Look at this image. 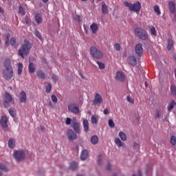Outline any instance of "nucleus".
<instances>
[{"instance_id":"nucleus-8","label":"nucleus","mask_w":176,"mask_h":176,"mask_svg":"<svg viewBox=\"0 0 176 176\" xmlns=\"http://www.w3.org/2000/svg\"><path fill=\"white\" fill-rule=\"evenodd\" d=\"M14 156L17 162H20L25 157V153H24V151H16L14 152Z\"/></svg>"},{"instance_id":"nucleus-54","label":"nucleus","mask_w":176,"mask_h":176,"mask_svg":"<svg viewBox=\"0 0 176 176\" xmlns=\"http://www.w3.org/2000/svg\"><path fill=\"white\" fill-rule=\"evenodd\" d=\"M47 105H48L49 108H53V104L52 103V101L49 100Z\"/></svg>"},{"instance_id":"nucleus-33","label":"nucleus","mask_w":176,"mask_h":176,"mask_svg":"<svg viewBox=\"0 0 176 176\" xmlns=\"http://www.w3.org/2000/svg\"><path fill=\"white\" fill-rule=\"evenodd\" d=\"M9 113L12 118H16V109L14 108H10L9 109Z\"/></svg>"},{"instance_id":"nucleus-62","label":"nucleus","mask_w":176,"mask_h":176,"mask_svg":"<svg viewBox=\"0 0 176 176\" xmlns=\"http://www.w3.org/2000/svg\"><path fill=\"white\" fill-rule=\"evenodd\" d=\"M3 174L2 171H0V176L3 175Z\"/></svg>"},{"instance_id":"nucleus-23","label":"nucleus","mask_w":176,"mask_h":176,"mask_svg":"<svg viewBox=\"0 0 176 176\" xmlns=\"http://www.w3.org/2000/svg\"><path fill=\"white\" fill-rule=\"evenodd\" d=\"M174 47V41L172 39H168L167 50H173Z\"/></svg>"},{"instance_id":"nucleus-51","label":"nucleus","mask_w":176,"mask_h":176,"mask_svg":"<svg viewBox=\"0 0 176 176\" xmlns=\"http://www.w3.org/2000/svg\"><path fill=\"white\" fill-rule=\"evenodd\" d=\"M52 79L54 83H56L57 80H58V78L56 75H53L52 77Z\"/></svg>"},{"instance_id":"nucleus-42","label":"nucleus","mask_w":176,"mask_h":176,"mask_svg":"<svg viewBox=\"0 0 176 176\" xmlns=\"http://www.w3.org/2000/svg\"><path fill=\"white\" fill-rule=\"evenodd\" d=\"M19 13L21 14V16H24V14H25V11H24V9L21 6H20L19 8Z\"/></svg>"},{"instance_id":"nucleus-37","label":"nucleus","mask_w":176,"mask_h":176,"mask_svg":"<svg viewBox=\"0 0 176 176\" xmlns=\"http://www.w3.org/2000/svg\"><path fill=\"white\" fill-rule=\"evenodd\" d=\"M8 146H9V148H14V140H13V139L9 140Z\"/></svg>"},{"instance_id":"nucleus-63","label":"nucleus","mask_w":176,"mask_h":176,"mask_svg":"<svg viewBox=\"0 0 176 176\" xmlns=\"http://www.w3.org/2000/svg\"><path fill=\"white\" fill-rule=\"evenodd\" d=\"M91 1L92 2V3H94V0H91Z\"/></svg>"},{"instance_id":"nucleus-48","label":"nucleus","mask_w":176,"mask_h":176,"mask_svg":"<svg viewBox=\"0 0 176 176\" xmlns=\"http://www.w3.org/2000/svg\"><path fill=\"white\" fill-rule=\"evenodd\" d=\"M25 22L28 25H31V19L28 16L25 17Z\"/></svg>"},{"instance_id":"nucleus-13","label":"nucleus","mask_w":176,"mask_h":176,"mask_svg":"<svg viewBox=\"0 0 176 176\" xmlns=\"http://www.w3.org/2000/svg\"><path fill=\"white\" fill-rule=\"evenodd\" d=\"M116 80H118V82H124L126 80V76H124V74L122 72H117L115 76Z\"/></svg>"},{"instance_id":"nucleus-31","label":"nucleus","mask_w":176,"mask_h":176,"mask_svg":"<svg viewBox=\"0 0 176 176\" xmlns=\"http://www.w3.org/2000/svg\"><path fill=\"white\" fill-rule=\"evenodd\" d=\"M153 9L155 13H156L157 16H160V14H162V12L160 11V7H159V6H155Z\"/></svg>"},{"instance_id":"nucleus-61","label":"nucleus","mask_w":176,"mask_h":176,"mask_svg":"<svg viewBox=\"0 0 176 176\" xmlns=\"http://www.w3.org/2000/svg\"><path fill=\"white\" fill-rule=\"evenodd\" d=\"M42 1L43 3H47L49 1V0H42Z\"/></svg>"},{"instance_id":"nucleus-15","label":"nucleus","mask_w":176,"mask_h":176,"mask_svg":"<svg viewBox=\"0 0 176 176\" xmlns=\"http://www.w3.org/2000/svg\"><path fill=\"white\" fill-rule=\"evenodd\" d=\"M19 101L20 102L25 103L27 102V93L24 91H21L19 94Z\"/></svg>"},{"instance_id":"nucleus-9","label":"nucleus","mask_w":176,"mask_h":176,"mask_svg":"<svg viewBox=\"0 0 176 176\" xmlns=\"http://www.w3.org/2000/svg\"><path fill=\"white\" fill-rule=\"evenodd\" d=\"M72 127L76 134L80 133V124H79V122H78L75 119L72 120Z\"/></svg>"},{"instance_id":"nucleus-59","label":"nucleus","mask_w":176,"mask_h":176,"mask_svg":"<svg viewBox=\"0 0 176 176\" xmlns=\"http://www.w3.org/2000/svg\"><path fill=\"white\" fill-rule=\"evenodd\" d=\"M0 13H3V10L2 7H1V6H0Z\"/></svg>"},{"instance_id":"nucleus-36","label":"nucleus","mask_w":176,"mask_h":176,"mask_svg":"<svg viewBox=\"0 0 176 176\" xmlns=\"http://www.w3.org/2000/svg\"><path fill=\"white\" fill-rule=\"evenodd\" d=\"M170 91H171V94L173 96H176V87H175V85H172L170 86Z\"/></svg>"},{"instance_id":"nucleus-43","label":"nucleus","mask_w":176,"mask_h":176,"mask_svg":"<svg viewBox=\"0 0 176 176\" xmlns=\"http://www.w3.org/2000/svg\"><path fill=\"white\" fill-rule=\"evenodd\" d=\"M114 49L116 50V52H120V49H122V47H120V44L118 43H116L114 45Z\"/></svg>"},{"instance_id":"nucleus-22","label":"nucleus","mask_w":176,"mask_h":176,"mask_svg":"<svg viewBox=\"0 0 176 176\" xmlns=\"http://www.w3.org/2000/svg\"><path fill=\"white\" fill-rule=\"evenodd\" d=\"M90 28H91L93 34H96L97 32V31H98V25L96 23H93L90 25Z\"/></svg>"},{"instance_id":"nucleus-47","label":"nucleus","mask_w":176,"mask_h":176,"mask_svg":"<svg viewBox=\"0 0 176 176\" xmlns=\"http://www.w3.org/2000/svg\"><path fill=\"white\" fill-rule=\"evenodd\" d=\"M0 170H2V171H8V168L3 164H0Z\"/></svg>"},{"instance_id":"nucleus-32","label":"nucleus","mask_w":176,"mask_h":176,"mask_svg":"<svg viewBox=\"0 0 176 176\" xmlns=\"http://www.w3.org/2000/svg\"><path fill=\"white\" fill-rule=\"evenodd\" d=\"M92 124H97L98 123V118H97V116L93 115L91 118Z\"/></svg>"},{"instance_id":"nucleus-64","label":"nucleus","mask_w":176,"mask_h":176,"mask_svg":"<svg viewBox=\"0 0 176 176\" xmlns=\"http://www.w3.org/2000/svg\"><path fill=\"white\" fill-rule=\"evenodd\" d=\"M113 176H118L116 174H114Z\"/></svg>"},{"instance_id":"nucleus-34","label":"nucleus","mask_w":176,"mask_h":176,"mask_svg":"<svg viewBox=\"0 0 176 176\" xmlns=\"http://www.w3.org/2000/svg\"><path fill=\"white\" fill-rule=\"evenodd\" d=\"M170 145H173V146H175V145H176V137H175V135H172L170 137Z\"/></svg>"},{"instance_id":"nucleus-25","label":"nucleus","mask_w":176,"mask_h":176,"mask_svg":"<svg viewBox=\"0 0 176 176\" xmlns=\"http://www.w3.org/2000/svg\"><path fill=\"white\" fill-rule=\"evenodd\" d=\"M91 142L92 145H97V144H98V136L96 135L91 136Z\"/></svg>"},{"instance_id":"nucleus-38","label":"nucleus","mask_w":176,"mask_h":176,"mask_svg":"<svg viewBox=\"0 0 176 176\" xmlns=\"http://www.w3.org/2000/svg\"><path fill=\"white\" fill-rule=\"evenodd\" d=\"M70 168H72V170H76V168H78V163L77 162H72L70 164Z\"/></svg>"},{"instance_id":"nucleus-45","label":"nucleus","mask_w":176,"mask_h":176,"mask_svg":"<svg viewBox=\"0 0 176 176\" xmlns=\"http://www.w3.org/2000/svg\"><path fill=\"white\" fill-rule=\"evenodd\" d=\"M109 126L111 129H113V127H115V122H113V120L112 119L109 120Z\"/></svg>"},{"instance_id":"nucleus-17","label":"nucleus","mask_w":176,"mask_h":176,"mask_svg":"<svg viewBox=\"0 0 176 176\" xmlns=\"http://www.w3.org/2000/svg\"><path fill=\"white\" fill-rule=\"evenodd\" d=\"M34 20L37 24H42V22L43 21L42 14L36 12L34 16Z\"/></svg>"},{"instance_id":"nucleus-46","label":"nucleus","mask_w":176,"mask_h":176,"mask_svg":"<svg viewBox=\"0 0 176 176\" xmlns=\"http://www.w3.org/2000/svg\"><path fill=\"white\" fill-rule=\"evenodd\" d=\"M51 98L52 101H53L54 104H57V102L58 101L57 96H56L55 95H52Z\"/></svg>"},{"instance_id":"nucleus-10","label":"nucleus","mask_w":176,"mask_h":176,"mask_svg":"<svg viewBox=\"0 0 176 176\" xmlns=\"http://www.w3.org/2000/svg\"><path fill=\"white\" fill-rule=\"evenodd\" d=\"M68 110L69 112H72V113H79L80 112L79 106L74 103H70L68 105Z\"/></svg>"},{"instance_id":"nucleus-3","label":"nucleus","mask_w":176,"mask_h":176,"mask_svg":"<svg viewBox=\"0 0 176 176\" xmlns=\"http://www.w3.org/2000/svg\"><path fill=\"white\" fill-rule=\"evenodd\" d=\"M124 5L128 8L131 12H135L137 14H140V10H141V3H140V1H137L135 3L125 1L124 2Z\"/></svg>"},{"instance_id":"nucleus-20","label":"nucleus","mask_w":176,"mask_h":176,"mask_svg":"<svg viewBox=\"0 0 176 176\" xmlns=\"http://www.w3.org/2000/svg\"><path fill=\"white\" fill-rule=\"evenodd\" d=\"M36 76L39 79H46V74L41 69L36 71Z\"/></svg>"},{"instance_id":"nucleus-30","label":"nucleus","mask_w":176,"mask_h":176,"mask_svg":"<svg viewBox=\"0 0 176 176\" xmlns=\"http://www.w3.org/2000/svg\"><path fill=\"white\" fill-rule=\"evenodd\" d=\"M102 13H103V14H107L108 13V6L105 3L102 6Z\"/></svg>"},{"instance_id":"nucleus-24","label":"nucleus","mask_w":176,"mask_h":176,"mask_svg":"<svg viewBox=\"0 0 176 176\" xmlns=\"http://www.w3.org/2000/svg\"><path fill=\"white\" fill-rule=\"evenodd\" d=\"M87 157H89V153L87 150H83L80 155L81 160H86Z\"/></svg>"},{"instance_id":"nucleus-53","label":"nucleus","mask_w":176,"mask_h":176,"mask_svg":"<svg viewBox=\"0 0 176 176\" xmlns=\"http://www.w3.org/2000/svg\"><path fill=\"white\" fill-rule=\"evenodd\" d=\"M138 148H140V145L137 142H135L133 144V149H138Z\"/></svg>"},{"instance_id":"nucleus-19","label":"nucleus","mask_w":176,"mask_h":176,"mask_svg":"<svg viewBox=\"0 0 176 176\" xmlns=\"http://www.w3.org/2000/svg\"><path fill=\"white\" fill-rule=\"evenodd\" d=\"M149 32L152 36H157V32L156 31V28L155 26H149Z\"/></svg>"},{"instance_id":"nucleus-12","label":"nucleus","mask_w":176,"mask_h":176,"mask_svg":"<svg viewBox=\"0 0 176 176\" xmlns=\"http://www.w3.org/2000/svg\"><path fill=\"white\" fill-rule=\"evenodd\" d=\"M135 52L138 57H141L144 54V48H142V45L137 44L135 47Z\"/></svg>"},{"instance_id":"nucleus-2","label":"nucleus","mask_w":176,"mask_h":176,"mask_svg":"<svg viewBox=\"0 0 176 176\" xmlns=\"http://www.w3.org/2000/svg\"><path fill=\"white\" fill-rule=\"evenodd\" d=\"M31 50V43L28 40L24 41V43L21 45V47L18 51V54L22 58H25V56L30 54Z\"/></svg>"},{"instance_id":"nucleus-41","label":"nucleus","mask_w":176,"mask_h":176,"mask_svg":"<svg viewBox=\"0 0 176 176\" xmlns=\"http://www.w3.org/2000/svg\"><path fill=\"white\" fill-rule=\"evenodd\" d=\"M96 64L98 65L99 69H104L105 68V65L103 63L97 61Z\"/></svg>"},{"instance_id":"nucleus-21","label":"nucleus","mask_w":176,"mask_h":176,"mask_svg":"<svg viewBox=\"0 0 176 176\" xmlns=\"http://www.w3.org/2000/svg\"><path fill=\"white\" fill-rule=\"evenodd\" d=\"M28 69L30 74H34L35 72V69H36V66L33 63H30Z\"/></svg>"},{"instance_id":"nucleus-35","label":"nucleus","mask_w":176,"mask_h":176,"mask_svg":"<svg viewBox=\"0 0 176 176\" xmlns=\"http://www.w3.org/2000/svg\"><path fill=\"white\" fill-rule=\"evenodd\" d=\"M23 74V63H18V75Z\"/></svg>"},{"instance_id":"nucleus-52","label":"nucleus","mask_w":176,"mask_h":176,"mask_svg":"<svg viewBox=\"0 0 176 176\" xmlns=\"http://www.w3.org/2000/svg\"><path fill=\"white\" fill-rule=\"evenodd\" d=\"M154 118L155 119H159V118H160V111H157Z\"/></svg>"},{"instance_id":"nucleus-5","label":"nucleus","mask_w":176,"mask_h":176,"mask_svg":"<svg viewBox=\"0 0 176 176\" xmlns=\"http://www.w3.org/2000/svg\"><path fill=\"white\" fill-rule=\"evenodd\" d=\"M135 34L136 36H138L139 39H142V41H148V33L141 28L135 29Z\"/></svg>"},{"instance_id":"nucleus-58","label":"nucleus","mask_w":176,"mask_h":176,"mask_svg":"<svg viewBox=\"0 0 176 176\" xmlns=\"http://www.w3.org/2000/svg\"><path fill=\"white\" fill-rule=\"evenodd\" d=\"M107 170H111V164H107Z\"/></svg>"},{"instance_id":"nucleus-6","label":"nucleus","mask_w":176,"mask_h":176,"mask_svg":"<svg viewBox=\"0 0 176 176\" xmlns=\"http://www.w3.org/2000/svg\"><path fill=\"white\" fill-rule=\"evenodd\" d=\"M3 98H4L3 106L5 107V108H9V107H10V103L13 100L12 95H10V94L8 92H6L4 94Z\"/></svg>"},{"instance_id":"nucleus-7","label":"nucleus","mask_w":176,"mask_h":176,"mask_svg":"<svg viewBox=\"0 0 176 176\" xmlns=\"http://www.w3.org/2000/svg\"><path fill=\"white\" fill-rule=\"evenodd\" d=\"M103 101L104 100L102 99V96L100 94L96 93L92 104L94 105L95 107H97V105H101Z\"/></svg>"},{"instance_id":"nucleus-56","label":"nucleus","mask_w":176,"mask_h":176,"mask_svg":"<svg viewBox=\"0 0 176 176\" xmlns=\"http://www.w3.org/2000/svg\"><path fill=\"white\" fill-rule=\"evenodd\" d=\"M103 113L104 115H108V113H109V110H108V109H105L104 111H103Z\"/></svg>"},{"instance_id":"nucleus-55","label":"nucleus","mask_w":176,"mask_h":176,"mask_svg":"<svg viewBox=\"0 0 176 176\" xmlns=\"http://www.w3.org/2000/svg\"><path fill=\"white\" fill-rule=\"evenodd\" d=\"M74 19L76 20V21H82V18H80V16H76V17Z\"/></svg>"},{"instance_id":"nucleus-11","label":"nucleus","mask_w":176,"mask_h":176,"mask_svg":"<svg viewBox=\"0 0 176 176\" xmlns=\"http://www.w3.org/2000/svg\"><path fill=\"white\" fill-rule=\"evenodd\" d=\"M67 134V138L69 141H74V140H76L78 137L76 133H75V132L72 129H68Z\"/></svg>"},{"instance_id":"nucleus-16","label":"nucleus","mask_w":176,"mask_h":176,"mask_svg":"<svg viewBox=\"0 0 176 176\" xmlns=\"http://www.w3.org/2000/svg\"><path fill=\"white\" fill-rule=\"evenodd\" d=\"M128 63L132 67H135L137 65V58H135L134 56L129 57Z\"/></svg>"},{"instance_id":"nucleus-26","label":"nucleus","mask_w":176,"mask_h":176,"mask_svg":"<svg viewBox=\"0 0 176 176\" xmlns=\"http://www.w3.org/2000/svg\"><path fill=\"white\" fill-rule=\"evenodd\" d=\"M82 124H83V127L85 133H88L89 132V121L87 120H83Z\"/></svg>"},{"instance_id":"nucleus-14","label":"nucleus","mask_w":176,"mask_h":176,"mask_svg":"<svg viewBox=\"0 0 176 176\" xmlns=\"http://www.w3.org/2000/svg\"><path fill=\"white\" fill-rule=\"evenodd\" d=\"M169 10L172 14H174V20H176L175 3L170 1L168 2Z\"/></svg>"},{"instance_id":"nucleus-27","label":"nucleus","mask_w":176,"mask_h":176,"mask_svg":"<svg viewBox=\"0 0 176 176\" xmlns=\"http://www.w3.org/2000/svg\"><path fill=\"white\" fill-rule=\"evenodd\" d=\"M115 144L117 145V146H118V148H120L124 145V143L122 142L119 138H116L115 139Z\"/></svg>"},{"instance_id":"nucleus-1","label":"nucleus","mask_w":176,"mask_h":176,"mask_svg":"<svg viewBox=\"0 0 176 176\" xmlns=\"http://www.w3.org/2000/svg\"><path fill=\"white\" fill-rule=\"evenodd\" d=\"M2 75L6 80H10V79H13L14 77L13 67H12V60L9 58L6 59L4 61Z\"/></svg>"},{"instance_id":"nucleus-4","label":"nucleus","mask_w":176,"mask_h":176,"mask_svg":"<svg viewBox=\"0 0 176 176\" xmlns=\"http://www.w3.org/2000/svg\"><path fill=\"white\" fill-rule=\"evenodd\" d=\"M90 54L94 58H97V60H101L104 57V54L102 52L96 47V46H91L90 47Z\"/></svg>"},{"instance_id":"nucleus-29","label":"nucleus","mask_w":176,"mask_h":176,"mask_svg":"<svg viewBox=\"0 0 176 176\" xmlns=\"http://www.w3.org/2000/svg\"><path fill=\"white\" fill-rule=\"evenodd\" d=\"M176 105V102H175L174 100H172L170 102V104L168 106V111H171L172 109H174V107H175Z\"/></svg>"},{"instance_id":"nucleus-60","label":"nucleus","mask_w":176,"mask_h":176,"mask_svg":"<svg viewBox=\"0 0 176 176\" xmlns=\"http://www.w3.org/2000/svg\"><path fill=\"white\" fill-rule=\"evenodd\" d=\"M41 131H45V128H44V126H41Z\"/></svg>"},{"instance_id":"nucleus-44","label":"nucleus","mask_w":176,"mask_h":176,"mask_svg":"<svg viewBox=\"0 0 176 176\" xmlns=\"http://www.w3.org/2000/svg\"><path fill=\"white\" fill-rule=\"evenodd\" d=\"M10 43L12 46H14V47H16V38L12 37L10 39Z\"/></svg>"},{"instance_id":"nucleus-40","label":"nucleus","mask_w":176,"mask_h":176,"mask_svg":"<svg viewBox=\"0 0 176 176\" xmlns=\"http://www.w3.org/2000/svg\"><path fill=\"white\" fill-rule=\"evenodd\" d=\"M46 93H50L52 91V84L48 83L45 87Z\"/></svg>"},{"instance_id":"nucleus-28","label":"nucleus","mask_w":176,"mask_h":176,"mask_svg":"<svg viewBox=\"0 0 176 176\" xmlns=\"http://www.w3.org/2000/svg\"><path fill=\"white\" fill-rule=\"evenodd\" d=\"M120 138H121L122 141H126L127 140V135L124 132L120 131L118 133Z\"/></svg>"},{"instance_id":"nucleus-18","label":"nucleus","mask_w":176,"mask_h":176,"mask_svg":"<svg viewBox=\"0 0 176 176\" xmlns=\"http://www.w3.org/2000/svg\"><path fill=\"white\" fill-rule=\"evenodd\" d=\"M0 123L3 129H6L8 127V117L2 116Z\"/></svg>"},{"instance_id":"nucleus-39","label":"nucleus","mask_w":176,"mask_h":176,"mask_svg":"<svg viewBox=\"0 0 176 176\" xmlns=\"http://www.w3.org/2000/svg\"><path fill=\"white\" fill-rule=\"evenodd\" d=\"M34 35L36 38H38L40 41H42V35L41 34V32H39L38 30L34 31Z\"/></svg>"},{"instance_id":"nucleus-50","label":"nucleus","mask_w":176,"mask_h":176,"mask_svg":"<svg viewBox=\"0 0 176 176\" xmlns=\"http://www.w3.org/2000/svg\"><path fill=\"white\" fill-rule=\"evenodd\" d=\"M126 98L127 101L129 102L131 104H134V99L131 98V96H127Z\"/></svg>"},{"instance_id":"nucleus-49","label":"nucleus","mask_w":176,"mask_h":176,"mask_svg":"<svg viewBox=\"0 0 176 176\" xmlns=\"http://www.w3.org/2000/svg\"><path fill=\"white\" fill-rule=\"evenodd\" d=\"M74 120H72V119H71V118H66V121H65V123H66V124H67V126H69V124H71V123H72V121H73Z\"/></svg>"},{"instance_id":"nucleus-57","label":"nucleus","mask_w":176,"mask_h":176,"mask_svg":"<svg viewBox=\"0 0 176 176\" xmlns=\"http://www.w3.org/2000/svg\"><path fill=\"white\" fill-rule=\"evenodd\" d=\"M7 40L6 41V46H8L9 45V36H7Z\"/></svg>"}]
</instances>
